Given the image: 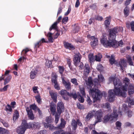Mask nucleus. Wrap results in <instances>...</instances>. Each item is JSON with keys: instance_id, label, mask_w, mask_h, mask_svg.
Listing matches in <instances>:
<instances>
[{"instance_id": "nucleus-1", "label": "nucleus", "mask_w": 134, "mask_h": 134, "mask_svg": "<svg viewBox=\"0 0 134 134\" xmlns=\"http://www.w3.org/2000/svg\"><path fill=\"white\" fill-rule=\"evenodd\" d=\"M109 81L111 82L113 81L115 86L114 90H111L108 92V99L109 101H113L114 99L115 95L121 96L123 97H126V93L122 91L123 86L121 82L118 78L114 77H110L109 79Z\"/></svg>"}, {"instance_id": "nucleus-2", "label": "nucleus", "mask_w": 134, "mask_h": 134, "mask_svg": "<svg viewBox=\"0 0 134 134\" xmlns=\"http://www.w3.org/2000/svg\"><path fill=\"white\" fill-rule=\"evenodd\" d=\"M123 30L122 27H115L110 29L109 40H107L106 35L103 34L100 40L101 44L105 47H112L114 48H116L117 47V42L115 40L116 34L119 32L122 31Z\"/></svg>"}, {"instance_id": "nucleus-3", "label": "nucleus", "mask_w": 134, "mask_h": 134, "mask_svg": "<svg viewBox=\"0 0 134 134\" xmlns=\"http://www.w3.org/2000/svg\"><path fill=\"white\" fill-rule=\"evenodd\" d=\"M99 80L97 79L94 80V87L91 88L90 90L89 93L91 95L94 100L93 102L96 100H99L102 98V94L99 90L96 88L100 86V82H103L104 80V77L101 74L98 75Z\"/></svg>"}, {"instance_id": "nucleus-4", "label": "nucleus", "mask_w": 134, "mask_h": 134, "mask_svg": "<svg viewBox=\"0 0 134 134\" xmlns=\"http://www.w3.org/2000/svg\"><path fill=\"white\" fill-rule=\"evenodd\" d=\"M118 116V111L116 108L114 109L113 113L110 114H108L104 116L103 122L105 123L109 121H112L116 119Z\"/></svg>"}, {"instance_id": "nucleus-5", "label": "nucleus", "mask_w": 134, "mask_h": 134, "mask_svg": "<svg viewBox=\"0 0 134 134\" xmlns=\"http://www.w3.org/2000/svg\"><path fill=\"white\" fill-rule=\"evenodd\" d=\"M30 125V127L29 126L26 121L25 120H23L21 126L17 127L16 132L18 134H24L27 128H29L32 127V124Z\"/></svg>"}, {"instance_id": "nucleus-6", "label": "nucleus", "mask_w": 134, "mask_h": 134, "mask_svg": "<svg viewBox=\"0 0 134 134\" xmlns=\"http://www.w3.org/2000/svg\"><path fill=\"white\" fill-rule=\"evenodd\" d=\"M95 115L96 116V120L94 124L92 125V126L93 125L94 126L97 123L102 121V118L103 116V113L100 110L96 111V113Z\"/></svg>"}, {"instance_id": "nucleus-7", "label": "nucleus", "mask_w": 134, "mask_h": 134, "mask_svg": "<svg viewBox=\"0 0 134 134\" xmlns=\"http://www.w3.org/2000/svg\"><path fill=\"white\" fill-rule=\"evenodd\" d=\"M130 80L127 77L125 78L123 80V83L124 85L122 86H123V90L122 91L126 93L127 92V87L130 83Z\"/></svg>"}, {"instance_id": "nucleus-8", "label": "nucleus", "mask_w": 134, "mask_h": 134, "mask_svg": "<svg viewBox=\"0 0 134 134\" xmlns=\"http://www.w3.org/2000/svg\"><path fill=\"white\" fill-rule=\"evenodd\" d=\"M81 55L78 53L74 55V62L75 65L77 66L80 62L81 59Z\"/></svg>"}, {"instance_id": "nucleus-9", "label": "nucleus", "mask_w": 134, "mask_h": 134, "mask_svg": "<svg viewBox=\"0 0 134 134\" xmlns=\"http://www.w3.org/2000/svg\"><path fill=\"white\" fill-rule=\"evenodd\" d=\"M96 113V110H93L89 112L85 118L86 121H89L90 119L94 116Z\"/></svg>"}, {"instance_id": "nucleus-10", "label": "nucleus", "mask_w": 134, "mask_h": 134, "mask_svg": "<svg viewBox=\"0 0 134 134\" xmlns=\"http://www.w3.org/2000/svg\"><path fill=\"white\" fill-rule=\"evenodd\" d=\"M57 112L59 113V115H60V114L63 112L64 110V104L63 103L61 102H59L57 104Z\"/></svg>"}, {"instance_id": "nucleus-11", "label": "nucleus", "mask_w": 134, "mask_h": 134, "mask_svg": "<svg viewBox=\"0 0 134 134\" xmlns=\"http://www.w3.org/2000/svg\"><path fill=\"white\" fill-rule=\"evenodd\" d=\"M90 71V68L88 65L87 64H85L84 68V76L86 77H87Z\"/></svg>"}, {"instance_id": "nucleus-12", "label": "nucleus", "mask_w": 134, "mask_h": 134, "mask_svg": "<svg viewBox=\"0 0 134 134\" xmlns=\"http://www.w3.org/2000/svg\"><path fill=\"white\" fill-rule=\"evenodd\" d=\"M60 94L62 96L64 99L65 100H68V96H69V93L65 90H62L60 92Z\"/></svg>"}, {"instance_id": "nucleus-13", "label": "nucleus", "mask_w": 134, "mask_h": 134, "mask_svg": "<svg viewBox=\"0 0 134 134\" xmlns=\"http://www.w3.org/2000/svg\"><path fill=\"white\" fill-rule=\"evenodd\" d=\"M91 44L92 46L93 47L96 46L98 44V39L95 36H93L91 37Z\"/></svg>"}, {"instance_id": "nucleus-14", "label": "nucleus", "mask_w": 134, "mask_h": 134, "mask_svg": "<svg viewBox=\"0 0 134 134\" xmlns=\"http://www.w3.org/2000/svg\"><path fill=\"white\" fill-rule=\"evenodd\" d=\"M26 110L27 113L28 117L30 119L33 120L34 118V116L31 109H30L29 107H27L26 108Z\"/></svg>"}, {"instance_id": "nucleus-15", "label": "nucleus", "mask_w": 134, "mask_h": 134, "mask_svg": "<svg viewBox=\"0 0 134 134\" xmlns=\"http://www.w3.org/2000/svg\"><path fill=\"white\" fill-rule=\"evenodd\" d=\"M62 80L63 84L64 85L65 88L68 90L70 89L71 88V84L69 81H65L64 79L63 78L62 79Z\"/></svg>"}, {"instance_id": "nucleus-16", "label": "nucleus", "mask_w": 134, "mask_h": 134, "mask_svg": "<svg viewBox=\"0 0 134 134\" xmlns=\"http://www.w3.org/2000/svg\"><path fill=\"white\" fill-rule=\"evenodd\" d=\"M51 98L53 99V101L55 103L57 102V94L56 92H54L53 91H49Z\"/></svg>"}, {"instance_id": "nucleus-17", "label": "nucleus", "mask_w": 134, "mask_h": 134, "mask_svg": "<svg viewBox=\"0 0 134 134\" xmlns=\"http://www.w3.org/2000/svg\"><path fill=\"white\" fill-rule=\"evenodd\" d=\"M56 105L53 102L51 103L50 105V109L52 114L54 115L55 114Z\"/></svg>"}, {"instance_id": "nucleus-18", "label": "nucleus", "mask_w": 134, "mask_h": 134, "mask_svg": "<svg viewBox=\"0 0 134 134\" xmlns=\"http://www.w3.org/2000/svg\"><path fill=\"white\" fill-rule=\"evenodd\" d=\"M119 65L122 70H123L124 68L126 67L127 65L126 61L124 59L121 60L119 62Z\"/></svg>"}, {"instance_id": "nucleus-19", "label": "nucleus", "mask_w": 134, "mask_h": 134, "mask_svg": "<svg viewBox=\"0 0 134 134\" xmlns=\"http://www.w3.org/2000/svg\"><path fill=\"white\" fill-rule=\"evenodd\" d=\"M37 71L36 70H32L30 72V77L31 79L35 78L36 76Z\"/></svg>"}, {"instance_id": "nucleus-20", "label": "nucleus", "mask_w": 134, "mask_h": 134, "mask_svg": "<svg viewBox=\"0 0 134 134\" xmlns=\"http://www.w3.org/2000/svg\"><path fill=\"white\" fill-rule=\"evenodd\" d=\"M32 124V127L30 128L33 127L35 128L38 129L40 127V124L38 122H34L33 123H29L28 125L30 127V124Z\"/></svg>"}, {"instance_id": "nucleus-21", "label": "nucleus", "mask_w": 134, "mask_h": 134, "mask_svg": "<svg viewBox=\"0 0 134 134\" xmlns=\"http://www.w3.org/2000/svg\"><path fill=\"white\" fill-rule=\"evenodd\" d=\"M128 92L130 95L134 93V87L132 84H130L129 87Z\"/></svg>"}, {"instance_id": "nucleus-22", "label": "nucleus", "mask_w": 134, "mask_h": 134, "mask_svg": "<svg viewBox=\"0 0 134 134\" xmlns=\"http://www.w3.org/2000/svg\"><path fill=\"white\" fill-rule=\"evenodd\" d=\"M86 84L88 86L91 87L93 86V83L91 77H88L87 81H86Z\"/></svg>"}, {"instance_id": "nucleus-23", "label": "nucleus", "mask_w": 134, "mask_h": 134, "mask_svg": "<svg viewBox=\"0 0 134 134\" xmlns=\"http://www.w3.org/2000/svg\"><path fill=\"white\" fill-rule=\"evenodd\" d=\"M72 128L73 129L75 130L77 127V122L74 119H72L71 123Z\"/></svg>"}, {"instance_id": "nucleus-24", "label": "nucleus", "mask_w": 134, "mask_h": 134, "mask_svg": "<svg viewBox=\"0 0 134 134\" xmlns=\"http://www.w3.org/2000/svg\"><path fill=\"white\" fill-rule=\"evenodd\" d=\"M64 46L66 48L71 49H74V46L68 42H65L64 43Z\"/></svg>"}, {"instance_id": "nucleus-25", "label": "nucleus", "mask_w": 134, "mask_h": 134, "mask_svg": "<svg viewBox=\"0 0 134 134\" xmlns=\"http://www.w3.org/2000/svg\"><path fill=\"white\" fill-rule=\"evenodd\" d=\"M9 131L3 128L0 127V134H9Z\"/></svg>"}, {"instance_id": "nucleus-26", "label": "nucleus", "mask_w": 134, "mask_h": 134, "mask_svg": "<svg viewBox=\"0 0 134 134\" xmlns=\"http://www.w3.org/2000/svg\"><path fill=\"white\" fill-rule=\"evenodd\" d=\"M19 116V114L17 110H15L13 116V120H16L18 118Z\"/></svg>"}, {"instance_id": "nucleus-27", "label": "nucleus", "mask_w": 134, "mask_h": 134, "mask_svg": "<svg viewBox=\"0 0 134 134\" xmlns=\"http://www.w3.org/2000/svg\"><path fill=\"white\" fill-rule=\"evenodd\" d=\"M106 18L107 19L105 20L104 24L106 27H109V25L110 24V17L109 16V17H107Z\"/></svg>"}, {"instance_id": "nucleus-28", "label": "nucleus", "mask_w": 134, "mask_h": 134, "mask_svg": "<svg viewBox=\"0 0 134 134\" xmlns=\"http://www.w3.org/2000/svg\"><path fill=\"white\" fill-rule=\"evenodd\" d=\"M89 61L91 63L93 62L94 61V57L92 54H90L88 55Z\"/></svg>"}, {"instance_id": "nucleus-29", "label": "nucleus", "mask_w": 134, "mask_h": 134, "mask_svg": "<svg viewBox=\"0 0 134 134\" xmlns=\"http://www.w3.org/2000/svg\"><path fill=\"white\" fill-rule=\"evenodd\" d=\"M95 60L97 61L100 62L101 60V59L102 57V54L100 53H98L95 56Z\"/></svg>"}, {"instance_id": "nucleus-30", "label": "nucleus", "mask_w": 134, "mask_h": 134, "mask_svg": "<svg viewBox=\"0 0 134 134\" xmlns=\"http://www.w3.org/2000/svg\"><path fill=\"white\" fill-rule=\"evenodd\" d=\"M126 102L129 104H130L131 105H134V99L127 98L126 99Z\"/></svg>"}, {"instance_id": "nucleus-31", "label": "nucleus", "mask_w": 134, "mask_h": 134, "mask_svg": "<svg viewBox=\"0 0 134 134\" xmlns=\"http://www.w3.org/2000/svg\"><path fill=\"white\" fill-rule=\"evenodd\" d=\"M65 121L63 119L61 120V122L58 128L59 129H62L64 128L65 124Z\"/></svg>"}, {"instance_id": "nucleus-32", "label": "nucleus", "mask_w": 134, "mask_h": 134, "mask_svg": "<svg viewBox=\"0 0 134 134\" xmlns=\"http://www.w3.org/2000/svg\"><path fill=\"white\" fill-rule=\"evenodd\" d=\"M129 8L126 7L124 9V13L126 16H128L129 15Z\"/></svg>"}, {"instance_id": "nucleus-33", "label": "nucleus", "mask_w": 134, "mask_h": 134, "mask_svg": "<svg viewBox=\"0 0 134 134\" xmlns=\"http://www.w3.org/2000/svg\"><path fill=\"white\" fill-rule=\"evenodd\" d=\"M52 33L49 32L47 34V36L48 37V39L49 41L51 42H53V39L52 37Z\"/></svg>"}, {"instance_id": "nucleus-34", "label": "nucleus", "mask_w": 134, "mask_h": 134, "mask_svg": "<svg viewBox=\"0 0 134 134\" xmlns=\"http://www.w3.org/2000/svg\"><path fill=\"white\" fill-rule=\"evenodd\" d=\"M59 22H55L50 28L49 30L51 31L52 29H54L55 30H56L57 28V24Z\"/></svg>"}, {"instance_id": "nucleus-35", "label": "nucleus", "mask_w": 134, "mask_h": 134, "mask_svg": "<svg viewBox=\"0 0 134 134\" xmlns=\"http://www.w3.org/2000/svg\"><path fill=\"white\" fill-rule=\"evenodd\" d=\"M5 110L8 113H9V112H12V109L11 106L8 104L6 107Z\"/></svg>"}, {"instance_id": "nucleus-36", "label": "nucleus", "mask_w": 134, "mask_h": 134, "mask_svg": "<svg viewBox=\"0 0 134 134\" xmlns=\"http://www.w3.org/2000/svg\"><path fill=\"white\" fill-rule=\"evenodd\" d=\"M57 76L56 75H52V82L54 83H56L57 82Z\"/></svg>"}, {"instance_id": "nucleus-37", "label": "nucleus", "mask_w": 134, "mask_h": 134, "mask_svg": "<svg viewBox=\"0 0 134 134\" xmlns=\"http://www.w3.org/2000/svg\"><path fill=\"white\" fill-rule=\"evenodd\" d=\"M110 63L111 64H114L115 62V56L112 55L111 56V58L109 60Z\"/></svg>"}, {"instance_id": "nucleus-38", "label": "nucleus", "mask_w": 134, "mask_h": 134, "mask_svg": "<svg viewBox=\"0 0 134 134\" xmlns=\"http://www.w3.org/2000/svg\"><path fill=\"white\" fill-rule=\"evenodd\" d=\"M71 82L75 86L78 85V83L77 82V80L75 78L71 79L70 80Z\"/></svg>"}, {"instance_id": "nucleus-39", "label": "nucleus", "mask_w": 134, "mask_h": 134, "mask_svg": "<svg viewBox=\"0 0 134 134\" xmlns=\"http://www.w3.org/2000/svg\"><path fill=\"white\" fill-rule=\"evenodd\" d=\"M116 125L117 129H118L120 130L121 129V124L120 122L119 121L116 122Z\"/></svg>"}, {"instance_id": "nucleus-40", "label": "nucleus", "mask_w": 134, "mask_h": 134, "mask_svg": "<svg viewBox=\"0 0 134 134\" xmlns=\"http://www.w3.org/2000/svg\"><path fill=\"white\" fill-rule=\"evenodd\" d=\"M30 109H32L36 111L38 109L36 105L35 104H33L31 105L30 106Z\"/></svg>"}, {"instance_id": "nucleus-41", "label": "nucleus", "mask_w": 134, "mask_h": 134, "mask_svg": "<svg viewBox=\"0 0 134 134\" xmlns=\"http://www.w3.org/2000/svg\"><path fill=\"white\" fill-rule=\"evenodd\" d=\"M11 78L12 76H9L6 78L4 82V84L5 85L8 83L9 81L11 79Z\"/></svg>"}, {"instance_id": "nucleus-42", "label": "nucleus", "mask_w": 134, "mask_h": 134, "mask_svg": "<svg viewBox=\"0 0 134 134\" xmlns=\"http://www.w3.org/2000/svg\"><path fill=\"white\" fill-rule=\"evenodd\" d=\"M60 115H59V113H57L55 115V122L57 124L59 120V116Z\"/></svg>"}, {"instance_id": "nucleus-43", "label": "nucleus", "mask_w": 134, "mask_h": 134, "mask_svg": "<svg viewBox=\"0 0 134 134\" xmlns=\"http://www.w3.org/2000/svg\"><path fill=\"white\" fill-rule=\"evenodd\" d=\"M69 96H72V97L75 99H76L77 97V96L76 93H69Z\"/></svg>"}, {"instance_id": "nucleus-44", "label": "nucleus", "mask_w": 134, "mask_h": 134, "mask_svg": "<svg viewBox=\"0 0 134 134\" xmlns=\"http://www.w3.org/2000/svg\"><path fill=\"white\" fill-rule=\"evenodd\" d=\"M127 62L129 63V65H133V63L132 62V59L130 57H129L127 58Z\"/></svg>"}, {"instance_id": "nucleus-45", "label": "nucleus", "mask_w": 134, "mask_h": 134, "mask_svg": "<svg viewBox=\"0 0 134 134\" xmlns=\"http://www.w3.org/2000/svg\"><path fill=\"white\" fill-rule=\"evenodd\" d=\"M46 121L47 123H49L52 121V120L50 117H47L46 119Z\"/></svg>"}, {"instance_id": "nucleus-46", "label": "nucleus", "mask_w": 134, "mask_h": 134, "mask_svg": "<svg viewBox=\"0 0 134 134\" xmlns=\"http://www.w3.org/2000/svg\"><path fill=\"white\" fill-rule=\"evenodd\" d=\"M46 64L48 68L51 67L52 65V63L50 61H47L46 63Z\"/></svg>"}, {"instance_id": "nucleus-47", "label": "nucleus", "mask_w": 134, "mask_h": 134, "mask_svg": "<svg viewBox=\"0 0 134 134\" xmlns=\"http://www.w3.org/2000/svg\"><path fill=\"white\" fill-rule=\"evenodd\" d=\"M37 102L38 103H40L41 102V97L39 95L36 96L35 97Z\"/></svg>"}, {"instance_id": "nucleus-48", "label": "nucleus", "mask_w": 134, "mask_h": 134, "mask_svg": "<svg viewBox=\"0 0 134 134\" xmlns=\"http://www.w3.org/2000/svg\"><path fill=\"white\" fill-rule=\"evenodd\" d=\"M30 50L28 48H26L25 49L23 50L21 53V54L22 55L24 54H25L27 52L29 51Z\"/></svg>"}, {"instance_id": "nucleus-49", "label": "nucleus", "mask_w": 134, "mask_h": 134, "mask_svg": "<svg viewBox=\"0 0 134 134\" xmlns=\"http://www.w3.org/2000/svg\"><path fill=\"white\" fill-rule=\"evenodd\" d=\"M78 99L79 100L81 103H83L84 101V99L81 96L79 95L78 96Z\"/></svg>"}, {"instance_id": "nucleus-50", "label": "nucleus", "mask_w": 134, "mask_h": 134, "mask_svg": "<svg viewBox=\"0 0 134 134\" xmlns=\"http://www.w3.org/2000/svg\"><path fill=\"white\" fill-rule=\"evenodd\" d=\"M80 90L81 93L82 94L83 96H85V97H86L85 96V89L83 88H80Z\"/></svg>"}, {"instance_id": "nucleus-51", "label": "nucleus", "mask_w": 134, "mask_h": 134, "mask_svg": "<svg viewBox=\"0 0 134 134\" xmlns=\"http://www.w3.org/2000/svg\"><path fill=\"white\" fill-rule=\"evenodd\" d=\"M59 72L62 74L64 71V68L63 66H59Z\"/></svg>"}, {"instance_id": "nucleus-52", "label": "nucleus", "mask_w": 134, "mask_h": 134, "mask_svg": "<svg viewBox=\"0 0 134 134\" xmlns=\"http://www.w3.org/2000/svg\"><path fill=\"white\" fill-rule=\"evenodd\" d=\"M54 86L55 88L57 90H59L60 89V87L59 86V85L57 83V82L56 83H54Z\"/></svg>"}, {"instance_id": "nucleus-53", "label": "nucleus", "mask_w": 134, "mask_h": 134, "mask_svg": "<svg viewBox=\"0 0 134 134\" xmlns=\"http://www.w3.org/2000/svg\"><path fill=\"white\" fill-rule=\"evenodd\" d=\"M87 101L88 104L89 105L91 104L92 103V101L91 100L90 98L88 96H87Z\"/></svg>"}, {"instance_id": "nucleus-54", "label": "nucleus", "mask_w": 134, "mask_h": 134, "mask_svg": "<svg viewBox=\"0 0 134 134\" xmlns=\"http://www.w3.org/2000/svg\"><path fill=\"white\" fill-rule=\"evenodd\" d=\"M38 87L37 86H34L33 87L32 90L35 93H38V91L37 90Z\"/></svg>"}, {"instance_id": "nucleus-55", "label": "nucleus", "mask_w": 134, "mask_h": 134, "mask_svg": "<svg viewBox=\"0 0 134 134\" xmlns=\"http://www.w3.org/2000/svg\"><path fill=\"white\" fill-rule=\"evenodd\" d=\"M68 17H65L63 18L62 22L63 23L65 24L68 21Z\"/></svg>"}, {"instance_id": "nucleus-56", "label": "nucleus", "mask_w": 134, "mask_h": 134, "mask_svg": "<svg viewBox=\"0 0 134 134\" xmlns=\"http://www.w3.org/2000/svg\"><path fill=\"white\" fill-rule=\"evenodd\" d=\"M48 128L51 130H55L56 128L54 127L53 125L50 124Z\"/></svg>"}, {"instance_id": "nucleus-57", "label": "nucleus", "mask_w": 134, "mask_h": 134, "mask_svg": "<svg viewBox=\"0 0 134 134\" xmlns=\"http://www.w3.org/2000/svg\"><path fill=\"white\" fill-rule=\"evenodd\" d=\"M77 105L78 108L80 109H82L84 108L83 105L79 103H77Z\"/></svg>"}, {"instance_id": "nucleus-58", "label": "nucleus", "mask_w": 134, "mask_h": 134, "mask_svg": "<svg viewBox=\"0 0 134 134\" xmlns=\"http://www.w3.org/2000/svg\"><path fill=\"white\" fill-rule=\"evenodd\" d=\"M131 27V29L133 31H134V21L131 22L130 24Z\"/></svg>"}, {"instance_id": "nucleus-59", "label": "nucleus", "mask_w": 134, "mask_h": 134, "mask_svg": "<svg viewBox=\"0 0 134 134\" xmlns=\"http://www.w3.org/2000/svg\"><path fill=\"white\" fill-rule=\"evenodd\" d=\"M8 86L9 85H8L5 86L3 87L2 89H1V90H0V91H6Z\"/></svg>"}, {"instance_id": "nucleus-60", "label": "nucleus", "mask_w": 134, "mask_h": 134, "mask_svg": "<svg viewBox=\"0 0 134 134\" xmlns=\"http://www.w3.org/2000/svg\"><path fill=\"white\" fill-rule=\"evenodd\" d=\"M128 108L127 106L125 104H124L122 106V109L124 111H125L126 110H127Z\"/></svg>"}, {"instance_id": "nucleus-61", "label": "nucleus", "mask_w": 134, "mask_h": 134, "mask_svg": "<svg viewBox=\"0 0 134 134\" xmlns=\"http://www.w3.org/2000/svg\"><path fill=\"white\" fill-rule=\"evenodd\" d=\"M93 133V134H107L106 133H105L103 132H101L99 133H98L95 130H93L92 131Z\"/></svg>"}, {"instance_id": "nucleus-62", "label": "nucleus", "mask_w": 134, "mask_h": 134, "mask_svg": "<svg viewBox=\"0 0 134 134\" xmlns=\"http://www.w3.org/2000/svg\"><path fill=\"white\" fill-rule=\"evenodd\" d=\"M43 124L44 127L46 128H48L49 125H50V124H49V123H46L45 122H43Z\"/></svg>"}, {"instance_id": "nucleus-63", "label": "nucleus", "mask_w": 134, "mask_h": 134, "mask_svg": "<svg viewBox=\"0 0 134 134\" xmlns=\"http://www.w3.org/2000/svg\"><path fill=\"white\" fill-rule=\"evenodd\" d=\"M131 1V0H126L125 2V5L126 6L128 5L130 3Z\"/></svg>"}, {"instance_id": "nucleus-64", "label": "nucleus", "mask_w": 134, "mask_h": 134, "mask_svg": "<svg viewBox=\"0 0 134 134\" xmlns=\"http://www.w3.org/2000/svg\"><path fill=\"white\" fill-rule=\"evenodd\" d=\"M127 116L129 117H131L132 115V111H129L127 112Z\"/></svg>"}]
</instances>
